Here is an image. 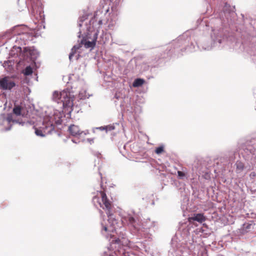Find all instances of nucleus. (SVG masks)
<instances>
[{
  "instance_id": "58836bf2",
  "label": "nucleus",
  "mask_w": 256,
  "mask_h": 256,
  "mask_svg": "<svg viewBox=\"0 0 256 256\" xmlns=\"http://www.w3.org/2000/svg\"><path fill=\"white\" fill-rule=\"evenodd\" d=\"M79 57H80V54H77V55L76 56V60H78L79 58Z\"/></svg>"
},
{
  "instance_id": "0eeeda50",
  "label": "nucleus",
  "mask_w": 256,
  "mask_h": 256,
  "mask_svg": "<svg viewBox=\"0 0 256 256\" xmlns=\"http://www.w3.org/2000/svg\"><path fill=\"white\" fill-rule=\"evenodd\" d=\"M24 28L27 29V26L25 25H18L14 26L10 32H8V42H14L18 44L17 46L26 45V43L20 32V28Z\"/></svg>"
},
{
  "instance_id": "a211bd4d",
  "label": "nucleus",
  "mask_w": 256,
  "mask_h": 256,
  "mask_svg": "<svg viewBox=\"0 0 256 256\" xmlns=\"http://www.w3.org/2000/svg\"><path fill=\"white\" fill-rule=\"evenodd\" d=\"M34 108V106H31L30 104H22V110H25V112H22V116H30L29 114L31 113L32 112V110Z\"/></svg>"
},
{
  "instance_id": "b1692460",
  "label": "nucleus",
  "mask_w": 256,
  "mask_h": 256,
  "mask_svg": "<svg viewBox=\"0 0 256 256\" xmlns=\"http://www.w3.org/2000/svg\"><path fill=\"white\" fill-rule=\"evenodd\" d=\"M32 72L33 69L30 66H26L22 70L23 74L26 76H30L32 74Z\"/></svg>"
},
{
  "instance_id": "a878e982",
  "label": "nucleus",
  "mask_w": 256,
  "mask_h": 256,
  "mask_svg": "<svg viewBox=\"0 0 256 256\" xmlns=\"http://www.w3.org/2000/svg\"><path fill=\"white\" fill-rule=\"evenodd\" d=\"M126 220L128 222V224H131L133 226H135L136 223V219L132 216H128L126 218Z\"/></svg>"
},
{
  "instance_id": "c85d7f7f",
  "label": "nucleus",
  "mask_w": 256,
  "mask_h": 256,
  "mask_svg": "<svg viewBox=\"0 0 256 256\" xmlns=\"http://www.w3.org/2000/svg\"><path fill=\"white\" fill-rule=\"evenodd\" d=\"M105 132L106 133H107L108 132H110L115 128V126L114 124H108L107 126H104Z\"/></svg>"
},
{
  "instance_id": "bb28decb",
  "label": "nucleus",
  "mask_w": 256,
  "mask_h": 256,
  "mask_svg": "<svg viewBox=\"0 0 256 256\" xmlns=\"http://www.w3.org/2000/svg\"><path fill=\"white\" fill-rule=\"evenodd\" d=\"M141 70L142 72H146L148 70H150V64L146 63H143L141 65Z\"/></svg>"
},
{
  "instance_id": "cd10ccee",
  "label": "nucleus",
  "mask_w": 256,
  "mask_h": 256,
  "mask_svg": "<svg viewBox=\"0 0 256 256\" xmlns=\"http://www.w3.org/2000/svg\"><path fill=\"white\" fill-rule=\"evenodd\" d=\"M72 141L73 142L77 144L78 142L79 143L80 142H88L90 144L94 143V138H87L86 140L82 139V140H79L78 142H77L76 140H72Z\"/></svg>"
},
{
  "instance_id": "a18cd8bd",
  "label": "nucleus",
  "mask_w": 256,
  "mask_h": 256,
  "mask_svg": "<svg viewBox=\"0 0 256 256\" xmlns=\"http://www.w3.org/2000/svg\"><path fill=\"white\" fill-rule=\"evenodd\" d=\"M242 17L244 18V15L243 14H242Z\"/></svg>"
},
{
  "instance_id": "423d86ee",
  "label": "nucleus",
  "mask_w": 256,
  "mask_h": 256,
  "mask_svg": "<svg viewBox=\"0 0 256 256\" xmlns=\"http://www.w3.org/2000/svg\"><path fill=\"white\" fill-rule=\"evenodd\" d=\"M12 122L15 124L24 126L31 124L29 121H20L19 120H14L11 114H8L6 117L4 114H2L0 117V132H4L10 130L12 126L10 122Z\"/></svg>"
},
{
  "instance_id": "dca6fc26",
  "label": "nucleus",
  "mask_w": 256,
  "mask_h": 256,
  "mask_svg": "<svg viewBox=\"0 0 256 256\" xmlns=\"http://www.w3.org/2000/svg\"><path fill=\"white\" fill-rule=\"evenodd\" d=\"M20 32L22 36L23 40L25 41L26 44H27L29 41L32 40V34L30 32H28V28L27 27V29L24 28H20Z\"/></svg>"
},
{
  "instance_id": "7c9ffc66",
  "label": "nucleus",
  "mask_w": 256,
  "mask_h": 256,
  "mask_svg": "<svg viewBox=\"0 0 256 256\" xmlns=\"http://www.w3.org/2000/svg\"><path fill=\"white\" fill-rule=\"evenodd\" d=\"M96 130H100V131H103V130L105 131L104 126H100V127L94 128H92V132L94 133H95Z\"/></svg>"
},
{
  "instance_id": "7ed1b4c3",
  "label": "nucleus",
  "mask_w": 256,
  "mask_h": 256,
  "mask_svg": "<svg viewBox=\"0 0 256 256\" xmlns=\"http://www.w3.org/2000/svg\"><path fill=\"white\" fill-rule=\"evenodd\" d=\"M92 202L94 204H98L105 211L108 222L112 227L115 228L118 224V220L113 214V204L108 198L106 194L103 191L99 192L98 195L93 198Z\"/></svg>"
},
{
  "instance_id": "4be33fe9",
  "label": "nucleus",
  "mask_w": 256,
  "mask_h": 256,
  "mask_svg": "<svg viewBox=\"0 0 256 256\" xmlns=\"http://www.w3.org/2000/svg\"><path fill=\"white\" fill-rule=\"evenodd\" d=\"M13 112L16 116H22V112H24V110H22V104L20 106H15L13 108Z\"/></svg>"
},
{
  "instance_id": "c756f323",
  "label": "nucleus",
  "mask_w": 256,
  "mask_h": 256,
  "mask_svg": "<svg viewBox=\"0 0 256 256\" xmlns=\"http://www.w3.org/2000/svg\"><path fill=\"white\" fill-rule=\"evenodd\" d=\"M76 54V50H73V48H72L71 52L69 54V60L70 62H72V57L74 56V55Z\"/></svg>"
},
{
  "instance_id": "c9c22d12",
  "label": "nucleus",
  "mask_w": 256,
  "mask_h": 256,
  "mask_svg": "<svg viewBox=\"0 0 256 256\" xmlns=\"http://www.w3.org/2000/svg\"><path fill=\"white\" fill-rule=\"evenodd\" d=\"M112 1H114V0H112ZM120 2V0H116L114 2L116 3V4H118Z\"/></svg>"
},
{
  "instance_id": "f8f14e48",
  "label": "nucleus",
  "mask_w": 256,
  "mask_h": 256,
  "mask_svg": "<svg viewBox=\"0 0 256 256\" xmlns=\"http://www.w3.org/2000/svg\"><path fill=\"white\" fill-rule=\"evenodd\" d=\"M98 32V30L94 32L92 41L88 40L84 37H83L80 42L81 44H84L86 48H94L96 44Z\"/></svg>"
},
{
  "instance_id": "9b49d317",
  "label": "nucleus",
  "mask_w": 256,
  "mask_h": 256,
  "mask_svg": "<svg viewBox=\"0 0 256 256\" xmlns=\"http://www.w3.org/2000/svg\"><path fill=\"white\" fill-rule=\"evenodd\" d=\"M24 50H22L20 46L14 44L12 46V48L10 52V55L12 58H18L20 61L24 60Z\"/></svg>"
},
{
  "instance_id": "72a5a7b5",
  "label": "nucleus",
  "mask_w": 256,
  "mask_h": 256,
  "mask_svg": "<svg viewBox=\"0 0 256 256\" xmlns=\"http://www.w3.org/2000/svg\"><path fill=\"white\" fill-rule=\"evenodd\" d=\"M102 230H104L106 232H108V231L110 230H109V228H108V226H104V225H103L102 224ZM112 230H112H113V229H112V230Z\"/></svg>"
},
{
  "instance_id": "2f4dec72",
  "label": "nucleus",
  "mask_w": 256,
  "mask_h": 256,
  "mask_svg": "<svg viewBox=\"0 0 256 256\" xmlns=\"http://www.w3.org/2000/svg\"><path fill=\"white\" fill-rule=\"evenodd\" d=\"M156 152L157 154H160L164 152V147L162 146H160L156 150Z\"/></svg>"
},
{
  "instance_id": "aec40b11",
  "label": "nucleus",
  "mask_w": 256,
  "mask_h": 256,
  "mask_svg": "<svg viewBox=\"0 0 256 256\" xmlns=\"http://www.w3.org/2000/svg\"><path fill=\"white\" fill-rule=\"evenodd\" d=\"M14 64V62L12 60H5L2 64V66L7 71L12 70Z\"/></svg>"
},
{
  "instance_id": "f03ea898",
  "label": "nucleus",
  "mask_w": 256,
  "mask_h": 256,
  "mask_svg": "<svg viewBox=\"0 0 256 256\" xmlns=\"http://www.w3.org/2000/svg\"><path fill=\"white\" fill-rule=\"evenodd\" d=\"M18 10H28L32 16L44 24L45 16L42 0H18Z\"/></svg>"
},
{
  "instance_id": "9d476101",
  "label": "nucleus",
  "mask_w": 256,
  "mask_h": 256,
  "mask_svg": "<svg viewBox=\"0 0 256 256\" xmlns=\"http://www.w3.org/2000/svg\"><path fill=\"white\" fill-rule=\"evenodd\" d=\"M16 86V83L8 77L4 76L0 79V88L3 90H11Z\"/></svg>"
},
{
  "instance_id": "20e7f679",
  "label": "nucleus",
  "mask_w": 256,
  "mask_h": 256,
  "mask_svg": "<svg viewBox=\"0 0 256 256\" xmlns=\"http://www.w3.org/2000/svg\"><path fill=\"white\" fill-rule=\"evenodd\" d=\"M74 98V96L66 90L61 92L56 90L53 92L52 100L58 104H60L63 112L68 114H70L72 110Z\"/></svg>"
},
{
  "instance_id": "412c9836",
  "label": "nucleus",
  "mask_w": 256,
  "mask_h": 256,
  "mask_svg": "<svg viewBox=\"0 0 256 256\" xmlns=\"http://www.w3.org/2000/svg\"><path fill=\"white\" fill-rule=\"evenodd\" d=\"M145 82L146 81L144 78H138L134 80L132 85L134 88H139L142 86Z\"/></svg>"
},
{
  "instance_id": "6e6552de",
  "label": "nucleus",
  "mask_w": 256,
  "mask_h": 256,
  "mask_svg": "<svg viewBox=\"0 0 256 256\" xmlns=\"http://www.w3.org/2000/svg\"><path fill=\"white\" fill-rule=\"evenodd\" d=\"M172 42L166 46L164 50V56H161L160 57L159 56H156L154 58L152 59L149 63L150 64V72L152 74L156 75L158 72L159 68L162 67L164 64V58L166 57L165 54H166L168 56H171L172 54L178 55L174 53L168 54V50L170 49V46Z\"/></svg>"
},
{
  "instance_id": "6ab92c4d",
  "label": "nucleus",
  "mask_w": 256,
  "mask_h": 256,
  "mask_svg": "<svg viewBox=\"0 0 256 256\" xmlns=\"http://www.w3.org/2000/svg\"><path fill=\"white\" fill-rule=\"evenodd\" d=\"M89 14L87 12H84V14L80 16L78 20V26L80 28L82 27V23L88 18Z\"/></svg>"
},
{
  "instance_id": "5701e85b",
  "label": "nucleus",
  "mask_w": 256,
  "mask_h": 256,
  "mask_svg": "<svg viewBox=\"0 0 256 256\" xmlns=\"http://www.w3.org/2000/svg\"><path fill=\"white\" fill-rule=\"evenodd\" d=\"M236 172L237 174L241 173L244 168V164L240 161H236L235 164Z\"/></svg>"
},
{
  "instance_id": "4c0bfd02",
  "label": "nucleus",
  "mask_w": 256,
  "mask_h": 256,
  "mask_svg": "<svg viewBox=\"0 0 256 256\" xmlns=\"http://www.w3.org/2000/svg\"><path fill=\"white\" fill-rule=\"evenodd\" d=\"M252 60L256 62V54H254V58H252Z\"/></svg>"
},
{
  "instance_id": "a19ab883",
  "label": "nucleus",
  "mask_w": 256,
  "mask_h": 256,
  "mask_svg": "<svg viewBox=\"0 0 256 256\" xmlns=\"http://www.w3.org/2000/svg\"><path fill=\"white\" fill-rule=\"evenodd\" d=\"M114 97H115L116 98H117V99H118V96H117V94H116L115 95Z\"/></svg>"
},
{
  "instance_id": "1a4fd4ad",
  "label": "nucleus",
  "mask_w": 256,
  "mask_h": 256,
  "mask_svg": "<svg viewBox=\"0 0 256 256\" xmlns=\"http://www.w3.org/2000/svg\"><path fill=\"white\" fill-rule=\"evenodd\" d=\"M24 52L22 60H28L29 59L32 62H34L39 56V52L34 48L24 47Z\"/></svg>"
},
{
  "instance_id": "f3484780",
  "label": "nucleus",
  "mask_w": 256,
  "mask_h": 256,
  "mask_svg": "<svg viewBox=\"0 0 256 256\" xmlns=\"http://www.w3.org/2000/svg\"><path fill=\"white\" fill-rule=\"evenodd\" d=\"M206 218L203 214H194V216L190 217L188 218V221L190 222H192V221H196L198 222L202 223L206 221Z\"/></svg>"
},
{
  "instance_id": "79ce46f5",
  "label": "nucleus",
  "mask_w": 256,
  "mask_h": 256,
  "mask_svg": "<svg viewBox=\"0 0 256 256\" xmlns=\"http://www.w3.org/2000/svg\"><path fill=\"white\" fill-rule=\"evenodd\" d=\"M146 144H152L147 142Z\"/></svg>"
},
{
  "instance_id": "f257e3e1",
  "label": "nucleus",
  "mask_w": 256,
  "mask_h": 256,
  "mask_svg": "<svg viewBox=\"0 0 256 256\" xmlns=\"http://www.w3.org/2000/svg\"><path fill=\"white\" fill-rule=\"evenodd\" d=\"M236 15L235 6L225 3L218 14L219 18H212L208 24L204 22L202 24H205V30L210 32V40L202 36L198 42L196 39L198 30H187L172 42L170 46L171 48L168 54L174 53L180 56L184 53L193 52L197 50L209 51L214 48H222L225 45H228L229 40L232 38L224 24L232 21Z\"/></svg>"
},
{
  "instance_id": "f704fd0d",
  "label": "nucleus",
  "mask_w": 256,
  "mask_h": 256,
  "mask_svg": "<svg viewBox=\"0 0 256 256\" xmlns=\"http://www.w3.org/2000/svg\"><path fill=\"white\" fill-rule=\"evenodd\" d=\"M178 176L179 177H180V178L184 177L185 176V174L184 172H181V171H178Z\"/></svg>"
},
{
  "instance_id": "39448f33",
  "label": "nucleus",
  "mask_w": 256,
  "mask_h": 256,
  "mask_svg": "<svg viewBox=\"0 0 256 256\" xmlns=\"http://www.w3.org/2000/svg\"><path fill=\"white\" fill-rule=\"evenodd\" d=\"M108 8H104V6L102 8H100L95 12L94 16L91 18L90 20H89V23H86L85 27L86 28V33L87 34V36L88 38H90L88 36L91 34V26L92 25V27H94V26H96L95 23L97 21L98 22V24L99 26L102 25L104 20L102 19L103 13L104 12V15H106L108 12Z\"/></svg>"
},
{
  "instance_id": "ddd939ff",
  "label": "nucleus",
  "mask_w": 256,
  "mask_h": 256,
  "mask_svg": "<svg viewBox=\"0 0 256 256\" xmlns=\"http://www.w3.org/2000/svg\"><path fill=\"white\" fill-rule=\"evenodd\" d=\"M53 132H56L54 130V126L53 124H50V126H46L44 129L36 128L34 129V133L37 136L41 137H44L46 134H52Z\"/></svg>"
},
{
  "instance_id": "ea45409f",
  "label": "nucleus",
  "mask_w": 256,
  "mask_h": 256,
  "mask_svg": "<svg viewBox=\"0 0 256 256\" xmlns=\"http://www.w3.org/2000/svg\"><path fill=\"white\" fill-rule=\"evenodd\" d=\"M148 79L153 78H154V76H148Z\"/></svg>"
},
{
  "instance_id": "393cba45",
  "label": "nucleus",
  "mask_w": 256,
  "mask_h": 256,
  "mask_svg": "<svg viewBox=\"0 0 256 256\" xmlns=\"http://www.w3.org/2000/svg\"><path fill=\"white\" fill-rule=\"evenodd\" d=\"M90 95L86 94V90H82L79 92L78 98L80 100L88 98Z\"/></svg>"
},
{
  "instance_id": "4468645a",
  "label": "nucleus",
  "mask_w": 256,
  "mask_h": 256,
  "mask_svg": "<svg viewBox=\"0 0 256 256\" xmlns=\"http://www.w3.org/2000/svg\"><path fill=\"white\" fill-rule=\"evenodd\" d=\"M68 132L70 133L73 136H75V139H73L74 140H76V138H79V137L82 136V135H86V133L84 132L80 131L78 126L71 124L68 126Z\"/></svg>"
},
{
  "instance_id": "473e14b6",
  "label": "nucleus",
  "mask_w": 256,
  "mask_h": 256,
  "mask_svg": "<svg viewBox=\"0 0 256 256\" xmlns=\"http://www.w3.org/2000/svg\"><path fill=\"white\" fill-rule=\"evenodd\" d=\"M81 43L76 45H74L72 48H73V50L76 51L77 50H79L82 47Z\"/></svg>"
},
{
  "instance_id": "c03bdc74",
  "label": "nucleus",
  "mask_w": 256,
  "mask_h": 256,
  "mask_svg": "<svg viewBox=\"0 0 256 256\" xmlns=\"http://www.w3.org/2000/svg\"><path fill=\"white\" fill-rule=\"evenodd\" d=\"M123 146H123L124 148H126V145H123Z\"/></svg>"
},
{
  "instance_id": "2eb2a0df",
  "label": "nucleus",
  "mask_w": 256,
  "mask_h": 256,
  "mask_svg": "<svg viewBox=\"0 0 256 256\" xmlns=\"http://www.w3.org/2000/svg\"><path fill=\"white\" fill-rule=\"evenodd\" d=\"M256 140V132H253L241 138L238 144H246V143L254 142Z\"/></svg>"
},
{
  "instance_id": "e433bc0d",
  "label": "nucleus",
  "mask_w": 256,
  "mask_h": 256,
  "mask_svg": "<svg viewBox=\"0 0 256 256\" xmlns=\"http://www.w3.org/2000/svg\"><path fill=\"white\" fill-rule=\"evenodd\" d=\"M82 30H80V31H79V32H78L79 35L78 36V38H80V34H81V33L82 32Z\"/></svg>"
},
{
  "instance_id": "37998d69",
  "label": "nucleus",
  "mask_w": 256,
  "mask_h": 256,
  "mask_svg": "<svg viewBox=\"0 0 256 256\" xmlns=\"http://www.w3.org/2000/svg\"><path fill=\"white\" fill-rule=\"evenodd\" d=\"M120 106H123V104H122V102H121V103H120Z\"/></svg>"
}]
</instances>
